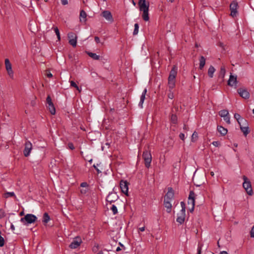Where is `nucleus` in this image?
Listing matches in <instances>:
<instances>
[{
  "label": "nucleus",
  "instance_id": "1",
  "mask_svg": "<svg viewBox=\"0 0 254 254\" xmlns=\"http://www.w3.org/2000/svg\"><path fill=\"white\" fill-rule=\"evenodd\" d=\"M178 72V67L174 65L172 67L168 77V84L169 88L173 89L175 86L176 77Z\"/></svg>",
  "mask_w": 254,
  "mask_h": 254
},
{
  "label": "nucleus",
  "instance_id": "2",
  "mask_svg": "<svg viewBox=\"0 0 254 254\" xmlns=\"http://www.w3.org/2000/svg\"><path fill=\"white\" fill-rule=\"evenodd\" d=\"M181 205L182 209L180 212L179 214H178V216L177 217L176 221L179 224H182L184 223L186 217V204L184 201H181Z\"/></svg>",
  "mask_w": 254,
  "mask_h": 254
},
{
  "label": "nucleus",
  "instance_id": "3",
  "mask_svg": "<svg viewBox=\"0 0 254 254\" xmlns=\"http://www.w3.org/2000/svg\"><path fill=\"white\" fill-rule=\"evenodd\" d=\"M243 179L244 180V183L243 184V187L244 189L246 190L247 193L249 195H253V191L252 190L251 181L246 176H243Z\"/></svg>",
  "mask_w": 254,
  "mask_h": 254
},
{
  "label": "nucleus",
  "instance_id": "4",
  "mask_svg": "<svg viewBox=\"0 0 254 254\" xmlns=\"http://www.w3.org/2000/svg\"><path fill=\"white\" fill-rule=\"evenodd\" d=\"M138 5L140 11L142 12V16H148L149 3L145 0H139Z\"/></svg>",
  "mask_w": 254,
  "mask_h": 254
},
{
  "label": "nucleus",
  "instance_id": "5",
  "mask_svg": "<svg viewBox=\"0 0 254 254\" xmlns=\"http://www.w3.org/2000/svg\"><path fill=\"white\" fill-rule=\"evenodd\" d=\"M37 219V217L32 214H27L24 217L21 218L20 221L25 225L34 223Z\"/></svg>",
  "mask_w": 254,
  "mask_h": 254
},
{
  "label": "nucleus",
  "instance_id": "6",
  "mask_svg": "<svg viewBox=\"0 0 254 254\" xmlns=\"http://www.w3.org/2000/svg\"><path fill=\"white\" fill-rule=\"evenodd\" d=\"M142 157L144 161L145 166L149 168L152 161V156L150 151L145 150L143 152Z\"/></svg>",
  "mask_w": 254,
  "mask_h": 254
},
{
  "label": "nucleus",
  "instance_id": "7",
  "mask_svg": "<svg viewBox=\"0 0 254 254\" xmlns=\"http://www.w3.org/2000/svg\"><path fill=\"white\" fill-rule=\"evenodd\" d=\"M195 194L193 191L190 190L188 197V205H190V207H189V211L190 212H192L194 210L195 205Z\"/></svg>",
  "mask_w": 254,
  "mask_h": 254
},
{
  "label": "nucleus",
  "instance_id": "8",
  "mask_svg": "<svg viewBox=\"0 0 254 254\" xmlns=\"http://www.w3.org/2000/svg\"><path fill=\"white\" fill-rule=\"evenodd\" d=\"M32 149V144L30 141H26L24 143V149L23 154L25 157L29 156L31 151Z\"/></svg>",
  "mask_w": 254,
  "mask_h": 254
},
{
  "label": "nucleus",
  "instance_id": "9",
  "mask_svg": "<svg viewBox=\"0 0 254 254\" xmlns=\"http://www.w3.org/2000/svg\"><path fill=\"white\" fill-rule=\"evenodd\" d=\"M238 4L237 1H233L230 5V9L231 11L230 16H236L238 14Z\"/></svg>",
  "mask_w": 254,
  "mask_h": 254
},
{
  "label": "nucleus",
  "instance_id": "10",
  "mask_svg": "<svg viewBox=\"0 0 254 254\" xmlns=\"http://www.w3.org/2000/svg\"><path fill=\"white\" fill-rule=\"evenodd\" d=\"M82 242V240L80 237H76L73 239L72 242L69 245V247L72 249H76L80 245Z\"/></svg>",
  "mask_w": 254,
  "mask_h": 254
},
{
  "label": "nucleus",
  "instance_id": "11",
  "mask_svg": "<svg viewBox=\"0 0 254 254\" xmlns=\"http://www.w3.org/2000/svg\"><path fill=\"white\" fill-rule=\"evenodd\" d=\"M46 101L48 104L47 108L49 109L50 112L52 115H55L56 113V109L52 102V99L49 95L47 96Z\"/></svg>",
  "mask_w": 254,
  "mask_h": 254
},
{
  "label": "nucleus",
  "instance_id": "12",
  "mask_svg": "<svg viewBox=\"0 0 254 254\" xmlns=\"http://www.w3.org/2000/svg\"><path fill=\"white\" fill-rule=\"evenodd\" d=\"M4 64L6 70L7 72L8 75L11 77H13V71L12 69V65L8 59H5L4 60Z\"/></svg>",
  "mask_w": 254,
  "mask_h": 254
},
{
  "label": "nucleus",
  "instance_id": "13",
  "mask_svg": "<svg viewBox=\"0 0 254 254\" xmlns=\"http://www.w3.org/2000/svg\"><path fill=\"white\" fill-rule=\"evenodd\" d=\"M128 183L127 181L121 180L120 181V186L121 191L123 193H125L126 195L128 196Z\"/></svg>",
  "mask_w": 254,
  "mask_h": 254
},
{
  "label": "nucleus",
  "instance_id": "14",
  "mask_svg": "<svg viewBox=\"0 0 254 254\" xmlns=\"http://www.w3.org/2000/svg\"><path fill=\"white\" fill-rule=\"evenodd\" d=\"M240 128L241 130L243 132L245 136H247V135L250 132V129L248 126V123L246 121V124L243 122L242 124H239Z\"/></svg>",
  "mask_w": 254,
  "mask_h": 254
},
{
  "label": "nucleus",
  "instance_id": "15",
  "mask_svg": "<svg viewBox=\"0 0 254 254\" xmlns=\"http://www.w3.org/2000/svg\"><path fill=\"white\" fill-rule=\"evenodd\" d=\"M238 93L241 97L247 99L250 97V93L245 88H240L238 89Z\"/></svg>",
  "mask_w": 254,
  "mask_h": 254
},
{
  "label": "nucleus",
  "instance_id": "16",
  "mask_svg": "<svg viewBox=\"0 0 254 254\" xmlns=\"http://www.w3.org/2000/svg\"><path fill=\"white\" fill-rule=\"evenodd\" d=\"M118 198V196L117 195L116 193L114 192H110L106 198V201L109 202L110 203H112L116 201Z\"/></svg>",
  "mask_w": 254,
  "mask_h": 254
},
{
  "label": "nucleus",
  "instance_id": "17",
  "mask_svg": "<svg viewBox=\"0 0 254 254\" xmlns=\"http://www.w3.org/2000/svg\"><path fill=\"white\" fill-rule=\"evenodd\" d=\"M225 73L226 70L225 67L224 66H221L218 76V82L220 83L223 82Z\"/></svg>",
  "mask_w": 254,
  "mask_h": 254
},
{
  "label": "nucleus",
  "instance_id": "18",
  "mask_svg": "<svg viewBox=\"0 0 254 254\" xmlns=\"http://www.w3.org/2000/svg\"><path fill=\"white\" fill-rule=\"evenodd\" d=\"M237 82V76L231 74L228 81V85L230 86H233L234 84H236Z\"/></svg>",
  "mask_w": 254,
  "mask_h": 254
},
{
  "label": "nucleus",
  "instance_id": "19",
  "mask_svg": "<svg viewBox=\"0 0 254 254\" xmlns=\"http://www.w3.org/2000/svg\"><path fill=\"white\" fill-rule=\"evenodd\" d=\"M234 117L237 120L239 125L242 124L243 122H244V123L246 124L247 120L244 118L241 117L240 114L238 113H235L234 114Z\"/></svg>",
  "mask_w": 254,
  "mask_h": 254
},
{
  "label": "nucleus",
  "instance_id": "20",
  "mask_svg": "<svg viewBox=\"0 0 254 254\" xmlns=\"http://www.w3.org/2000/svg\"><path fill=\"white\" fill-rule=\"evenodd\" d=\"M165 197L173 199L174 197V191L172 188H168V192L165 195Z\"/></svg>",
  "mask_w": 254,
  "mask_h": 254
},
{
  "label": "nucleus",
  "instance_id": "21",
  "mask_svg": "<svg viewBox=\"0 0 254 254\" xmlns=\"http://www.w3.org/2000/svg\"><path fill=\"white\" fill-rule=\"evenodd\" d=\"M218 131L223 136L226 135L227 133V129L222 126H218L217 127Z\"/></svg>",
  "mask_w": 254,
  "mask_h": 254
},
{
  "label": "nucleus",
  "instance_id": "22",
  "mask_svg": "<svg viewBox=\"0 0 254 254\" xmlns=\"http://www.w3.org/2000/svg\"><path fill=\"white\" fill-rule=\"evenodd\" d=\"M164 205L166 208V211L168 213H170L172 210V204L169 201H164Z\"/></svg>",
  "mask_w": 254,
  "mask_h": 254
},
{
  "label": "nucleus",
  "instance_id": "23",
  "mask_svg": "<svg viewBox=\"0 0 254 254\" xmlns=\"http://www.w3.org/2000/svg\"><path fill=\"white\" fill-rule=\"evenodd\" d=\"M86 54L91 58L95 60H100V56L96 55L95 53H93L90 52H86Z\"/></svg>",
  "mask_w": 254,
  "mask_h": 254
},
{
  "label": "nucleus",
  "instance_id": "24",
  "mask_svg": "<svg viewBox=\"0 0 254 254\" xmlns=\"http://www.w3.org/2000/svg\"><path fill=\"white\" fill-rule=\"evenodd\" d=\"M205 58L201 56H200V58H199V68L200 69H202L204 66L205 65Z\"/></svg>",
  "mask_w": 254,
  "mask_h": 254
},
{
  "label": "nucleus",
  "instance_id": "25",
  "mask_svg": "<svg viewBox=\"0 0 254 254\" xmlns=\"http://www.w3.org/2000/svg\"><path fill=\"white\" fill-rule=\"evenodd\" d=\"M50 220V216L49 215L48 213L47 212H45L43 214V220L42 222L43 223L45 224L48 222V221Z\"/></svg>",
  "mask_w": 254,
  "mask_h": 254
},
{
  "label": "nucleus",
  "instance_id": "26",
  "mask_svg": "<svg viewBox=\"0 0 254 254\" xmlns=\"http://www.w3.org/2000/svg\"><path fill=\"white\" fill-rule=\"evenodd\" d=\"M215 69L212 65H211L209 67V68H208V75L210 78L213 77V73L215 72Z\"/></svg>",
  "mask_w": 254,
  "mask_h": 254
},
{
  "label": "nucleus",
  "instance_id": "27",
  "mask_svg": "<svg viewBox=\"0 0 254 254\" xmlns=\"http://www.w3.org/2000/svg\"><path fill=\"white\" fill-rule=\"evenodd\" d=\"M3 197L5 198L9 197H14L16 198L15 193L13 192H6L3 194Z\"/></svg>",
  "mask_w": 254,
  "mask_h": 254
},
{
  "label": "nucleus",
  "instance_id": "28",
  "mask_svg": "<svg viewBox=\"0 0 254 254\" xmlns=\"http://www.w3.org/2000/svg\"><path fill=\"white\" fill-rule=\"evenodd\" d=\"M228 114L229 112L226 110H222L219 112V115L221 117H225Z\"/></svg>",
  "mask_w": 254,
  "mask_h": 254
},
{
  "label": "nucleus",
  "instance_id": "29",
  "mask_svg": "<svg viewBox=\"0 0 254 254\" xmlns=\"http://www.w3.org/2000/svg\"><path fill=\"white\" fill-rule=\"evenodd\" d=\"M171 122L174 124H177V122H178V118H177V116H176V115L175 114H172L171 115Z\"/></svg>",
  "mask_w": 254,
  "mask_h": 254
},
{
  "label": "nucleus",
  "instance_id": "30",
  "mask_svg": "<svg viewBox=\"0 0 254 254\" xmlns=\"http://www.w3.org/2000/svg\"><path fill=\"white\" fill-rule=\"evenodd\" d=\"M67 37L68 38V40L69 39H77L76 35L74 32H69L67 34Z\"/></svg>",
  "mask_w": 254,
  "mask_h": 254
},
{
  "label": "nucleus",
  "instance_id": "31",
  "mask_svg": "<svg viewBox=\"0 0 254 254\" xmlns=\"http://www.w3.org/2000/svg\"><path fill=\"white\" fill-rule=\"evenodd\" d=\"M198 139V134L196 131H194L192 135H191V140L192 142H195Z\"/></svg>",
  "mask_w": 254,
  "mask_h": 254
},
{
  "label": "nucleus",
  "instance_id": "32",
  "mask_svg": "<svg viewBox=\"0 0 254 254\" xmlns=\"http://www.w3.org/2000/svg\"><path fill=\"white\" fill-rule=\"evenodd\" d=\"M77 39H69V43L70 45L72 46L73 47H76V44H77Z\"/></svg>",
  "mask_w": 254,
  "mask_h": 254
},
{
  "label": "nucleus",
  "instance_id": "33",
  "mask_svg": "<svg viewBox=\"0 0 254 254\" xmlns=\"http://www.w3.org/2000/svg\"><path fill=\"white\" fill-rule=\"evenodd\" d=\"M57 36V38L58 39V40L59 41H60L61 40V36H60V31H59V30L58 29V28L57 27H54L53 28Z\"/></svg>",
  "mask_w": 254,
  "mask_h": 254
},
{
  "label": "nucleus",
  "instance_id": "34",
  "mask_svg": "<svg viewBox=\"0 0 254 254\" xmlns=\"http://www.w3.org/2000/svg\"><path fill=\"white\" fill-rule=\"evenodd\" d=\"M145 98V95H144V94L143 95L141 94V95L140 96V102L138 104V106L139 107H140L141 108H142V105L144 102Z\"/></svg>",
  "mask_w": 254,
  "mask_h": 254
},
{
  "label": "nucleus",
  "instance_id": "35",
  "mask_svg": "<svg viewBox=\"0 0 254 254\" xmlns=\"http://www.w3.org/2000/svg\"><path fill=\"white\" fill-rule=\"evenodd\" d=\"M138 29H139V25L137 23H135L134 24V31H133V34L134 35H135L136 34H137L138 32Z\"/></svg>",
  "mask_w": 254,
  "mask_h": 254
},
{
  "label": "nucleus",
  "instance_id": "36",
  "mask_svg": "<svg viewBox=\"0 0 254 254\" xmlns=\"http://www.w3.org/2000/svg\"><path fill=\"white\" fill-rule=\"evenodd\" d=\"M70 86L71 87H74L77 90H78L79 92L80 91V90L79 89L78 86H77V85L76 84V83L74 81L71 80V81H70Z\"/></svg>",
  "mask_w": 254,
  "mask_h": 254
},
{
  "label": "nucleus",
  "instance_id": "37",
  "mask_svg": "<svg viewBox=\"0 0 254 254\" xmlns=\"http://www.w3.org/2000/svg\"><path fill=\"white\" fill-rule=\"evenodd\" d=\"M4 245V238L1 235V232H0V247H2Z\"/></svg>",
  "mask_w": 254,
  "mask_h": 254
},
{
  "label": "nucleus",
  "instance_id": "38",
  "mask_svg": "<svg viewBox=\"0 0 254 254\" xmlns=\"http://www.w3.org/2000/svg\"><path fill=\"white\" fill-rule=\"evenodd\" d=\"M111 209L112 210L114 214H116L118 213V209L115 205H112Z\"/></svg>",
  "mask_w": 254,
  "mask_h": 254
},
{
  "label": "nucleus",
  "instance_id": "39",
  "mask_svg": "<svg viewBox=\"0 0 254 254\" xmlns=\"http://www.w3.org/2000/svg\"><path fill=\"white\" fill-rule=\"evenodd\" d=\"M101 16H112V14L109 11L106 10L102 12Z\"/></svg>",
  "mask_w": 254,
  "mask_h": 254
},
{
  "label": "nucleus",
  "instance_id": "40",
  "mask_svg": "<svg viewBox=\"0 0 254 254\" xmlns=\"http://www.w3.org/2000/svg\"><path fill=\"white\" fill-rule=\"evenodd\" d=\"M108 23H111L114 21L113 17H104Z\"/></svg>",
  "mask_w": 254,
  "mask_h": 254
},
{
  "label": "nucleus",
  "instance_id": "41",
  "mask_svg": "<svg viewBox=\"0 0 254 254\" xmlns=\"http://www.w3.org/2000/svg\"><path fill=\"white\" fill-rule=\"evenodd\" d=\"M224 118V120L228 124H230V117L228 115H227L225 117H223Z\"/></svg>",
  "mask_w": 254,
  "mask_h": 254
},
{
  "label": "nucleus",
  "instance_id": "42",
  "mask_svg": "<svg viewBox=\"0 0 254 254\" xmlns=\"http://www.w3.org/2000/svg\"><path fill=\"white\" fill-rule=\"evenodd\" d=\"M5 216V214L4 211L3 209H0V218L1 219L2 218H3Z\"/></svg>",
  "mask_w": 254,
  "mask_h": 254
},
{
  "label": "nucleus",
  "instance_id": "43",
  "mask_svg": "<svg viewBox=\"0 0 254 254\" xmlns=\"http://www.w3.org/2000/svg\"><path fill=\"white\" fill-rule=\"evenodd\" d=\"M88 188H84V189H82L80 190V192L82 193V194H86L88 191Z\"/></svg>",
  "mask_w": 254,
  "mask_h": 254
},
{
  "label": "nucleus",
  "instance_id": "44",
  "mask_svg": "<svg viewBox=\"0 0 254 254\" xmlns=\"http://www.w3.org/2000/svg\"><path fill=\"white\" fill-rule=\"evenodd\" d=\"M172 90V89H170L169 88L170 93L168 94V98H169L170 99H173L174 97L173 93L171 92Z\"/></svg>",
  "mask_w": 254,
  "mask_h": 254
},
{
  "label": "nucleus",
  "instance_id": "45",
  "mask_svg": "<svg viewBox=\"0 0 254 254\" xmlns=\"http://www.w3.org/2000/svg\"><path fill=\"white\" fill-rule=\"evenodd\" d=\"M68 148L71 150H73L75 148L72 142H69L67 144Z\"/></svg>",
  "mask_w": 254,
  "mask_h": 254
},
{
  "label": "nucleus",
  "instance_id": "46",
  "mask_svg": "<svg viewBox=\"0 0 254 254\" xmlns=\"http://www.w3.org/2000/svg\"><path fill=\"white\" fill-rule=\"evenodd\" d=\"M212 144L216 147H218L220 145V143L218 141H215L212 142Z\"/></svg>",
  "mask_w": 254,
  "mask_h": 254
},
{
  "label": "nucleus",
  "instance_id": "47",
  "mask_svg": "<svg viewBox=\"0 0 254 254\" xmlns=\"http://www.w3.org/2000/svg\"><path fill=\"white\" fill-rule=\"evenodd\" d=\"M80 187H82V188H88V185L86 182H83V183H81Z\"/></svg>",
  "mask_w": 254,
  "mask_h": 254
},
{
  "label": "nucleus",
  "instance_id": "48",
  "mask_svg": "<svg viewBox=\"0 0 254 254\" xmlns=\"http://www.w3.org/2000/svg\"><path fill=\"white\" fill-rule=\"evenodd\" d=\"M250 235H251V237L254 238V225L253 226V227L250 231Z\"/></svg>",
  "mask_w": 254,
  "mask_h": 254
},
{
  "label": "nucleus",
  "instance_id": "49",
  "mask_svg": "<svg viewBox=\"0 0 254 254\" xmlns=\"http://www.w3.org/2000/svg\"><path fill=\"white\" fill-rule=\"evenodd\" d=\"M202 245H198L197 248V254H201V249H202Z\"/></svg>",
  "mask_w": 254,
  "mask_h": 254
},
{
  "label": "nucleus",
  "instance_id": "50",
  "mask_svg": "<svg viewBox=\"0 0 254 254\" xmlns=\"http://www.w3.org/2000/svg\"><path fill=\"white\" fill-rule=\"evenodd\" d=\"M87 17H79L80 21L81 22L85 23Z\"/></svg>",
  "mask_w": 254,
  "mask_h": 254
},
{
  "label": "nucleus",
  "instance_id": "51",
  "mask_svg": "<svg viewBox=\"0 0 254 254\" xmlns=\"http://www.w3.org/2000/svg\"><path fill=\"white\" fill-rule=\"evenodd\" d=\"M79 16H87L85 11L83 10H81L80 12Z\"/></svg>",
  "mask_w": 254,
  "mask_h": 254
},
{
  "label": "nucleus",
  "instance_id": "52",
  "mask_svg": "<svg viewBox=\"0 0 254 254\" xmlns=\"http://www.w3.org/2000/svg\"><path fill=\"white\" fill-rule=\"evenodd\" d=\"M179 137L182 140H184V139H185V134L184 133H181L179 134Z\"/></svg>",
  "mask_w": 254,
  "mask_h": 254
},
{
  "label": "nucleus",
  "instance_id": "53",
  "mask_svg": "<svg viewBox=\"0 0 254 254\" xmlns=\"http://www.w3.org/2000/svg\"><path fill=\"white\" fill-rule=\"evenodd\" d=\"M46 74L47 76L49 78H51L53 77L52 74L49 71H48V72L46 71Z\"/></svg>",
  "mask_w": 254,
  "mask_h": 254
},
{
  "label": "nucleus",
  "instance_id": "54",
  "mask_svg": "<svg viewBox=\"0 0 254 254\" xmlns=\"http://www.w3.org/2000/svg\"><path fill=\"white\" fill-rule=\"evenodd\" d=\"M94 40H95V41L97 43H100V38L98 37L95 36V38H94Z\"/></svg>",
  "mask_w": 254,
  "mask_h": 254
},
{
  "label": "nucleus",
  "instance_id": "55",
  "mask_svg": "<svg viewBox=\"0 0 254 254\" xmlns=\"http://www.w3.org/2000/svg\"><path fill=\"white\" fill-rule=\"evenodd\" d=\"M98 250V245H97V246H95L93 248V252H96Z\"/></svg>",
  "mask_w": 254,
  "mask_h": 254
},
{
  "label": "nucleus",
  "instance_id": "56",
  "mask_svg": "<svg viewBox=\"0 0 254 254\" xmlns=\"http://www.w3.org/2000/svg\"><path fill=\"white\" fill-rule=\"evenodd\" d=\"M93 167L97 172L98 174L100 173L101 172L95 164L93 165Z\"/></svg>",
  "mask_w": 254,
  "mask_h": 254
},
{
  "label": "nucleus",
  "instance_id": "57",
  "mask_svg": "<svg viewBox=\"0 0 254 254\" xmlns=\"http://www.w3.org/2000/svg\"><path fill=\"white\" fill-rule=\"evenodd\" d=\"M61 0L62 3L63 5H65V4H67V3H68L67 0Z\"/></svg>",
  "mask_w": 254,
  "mask_h": 254
},
{
  "label": "nucleus",
  "instance_id": "58",
  "mask_svg": "<svg viewBox=\"0 0 254 254\" xmlns=\"http://www.w3.org/2000/svg\"><path fill=\"white\" fill-rule=\"evenodd\" d=\"M173 199H171L170 198H167V197H164V201H169V202H170Z\"/></svg>",
  "mask_w": 254,
  "mask_h": 254
},
{
  "label": "nucleus",
  "instance_id": "59",
  "mask_svg": "<svg viewBox=\"0 0 254 254\" xmlns=\"http://www.w3.org/2000/svg\"><path fill=\"white\" fill-rule=\"evenodd\" d=\"M138 230H139V231H140L141 232H143L145 230V227L143 226L142 227H140V228H139Z\"/></svg>",
  "mask_w": 254,
  "mask_h": 254
},
{
  "label": "nucleus",
  "instance_id": "60",
  "mask_svg": "<svg viewBox=\"0 0 254 254\" xmlns=\"http://www.w3.org/2000/svg\"><path fill=\"white\" fill-rule=\"evenodd\" d=\"M147 89H146V88H145V89H144V90H143V92L142 93V95H143V94H144V95H146V93H147Z\"/></svg>",
  "mask_w": 254,
  "mask_h": 254
},
{
  "label": "nucleus",
  "instance_id": "61",
  "mask_svg": "<svg viewBox=\"0 0 254 254\" xmlns=\"http://www.w3.org/2000/svg\"><path fill=\"white\" fill-rule=\"evenodd\" d=\"M150 17H143V18L144 21H148L149 20Z\"/></svg>",
  "mask_w": 254,
  "mask_h": 254
},
{
  "label": "nucleus",
  "instance_id": "62",
  "mask_svg": "<svg viewBox=\"0 0 254 254\" xmlns=\"http://www.w3.org/2000/svg\"><path fill=\"white\" fill-rule=\"evenodd\" d=\"M10 228L13 231L15 230V227H14V225L12 224H11Z\"/></svg>",
  "mask_w": 254,
  "mask_h": 254
},
{
  "label": "nucleus",
  "instance_id": "63",
  "mask_svg": "<svg viewBox=\"0 0 254 254\" xmlns=\"http://www.w3.org/2000/svg\"><path fill=\"white\" fill-rule=\"evenodd\" d=\"M220 254H228L226 251H222L220 253Z\"/></svg>",
  "mask_w": 254,
  "mask_h": 254
},
{
  "label": "nucleus",
  "instance_id": "64",
  "mask_svg": "<svg viewBox=\"0 0 254 254\" xmlns=\"http://www.w3.org/2000/svg\"><path fill=\"white\" fill-rule=\"evenodd\" d=\"M97 254H103L102 251H100Z\"/></svg>",
  "mask_w": 254,
  "mask_h": 254
}]
</instances>
